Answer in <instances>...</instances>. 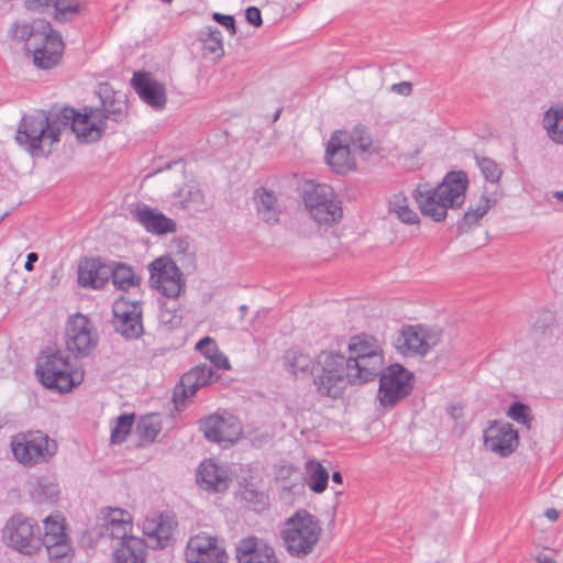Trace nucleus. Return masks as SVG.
<instances>
[{"instance_id": "12", "label": "nucleus", "mask_w": 563, "mask_h": 563, "mask_svg": "<svg viewBox=\"0 0 563 563\" xmlns=\"http://www.w3.org/2000/svg\"><path fill=\"white\" fill-rule=\"evenodd\" d=\"M378 377V398L384 408L395 407L412 391V374L400 364L389 365Z\"/></svg>"}, {"instance_id": "16", "label": "nucleus", "mask_w": 563, "mask_h": 563, "mask_svg": "<svg viewBox=\"0 0 563 563\" xmlns=\"http://www.w3.org/2000/svg\"><path fill=\"white\" fill-rule=\"evenodd\" d=\"M112 325L126 340L139 339L143 332L142 306L139 300L120 297L112 305Z\"/></svg>"}, {"instance_id": "50", "label": "nucleus", "mask_w": 563, "mask_h": 563, "mask_svg": "<svg viewBox=\"0 0 563 563\" xmlns=\"http://www.w3.org/2000/svg\"><path fill=\"white\" fill-rule=\"evenodd\" d=\"M212 19L217 21L222 26L227 27L231 31L232 34L235 33V20L233 15H227L222 13H213Z\"/></svg>"}, {"instance_id": "38", "label": "nucleus", "mask_w": 563, "mask_h": 563, "mask_svg": "<svg viewBox=\"0 0 563 563\" xmlns=\"http://www.w3.org/2000/svg\"><path fill=\"white\" fill-rule=\"evenodd\" d=\"M389 211L395 213L397 218L407 224L419 223L418 213L409 207L408 199L402 194L394 195L389 201Z\"/></svg>"}, {"instance_id": "37", "label": "nucleus", "mask_w": 563, "mask_h": 563, "mask_svg": "<svg viewBox=\"0 0 563 563\" xmlns=\"http://www.w3.org/2000/svg\"><path fill=\"white\" fill-rule=\"evenodd\" d=\"M199 40L202 43V51L205 54H212L218 58L223 56V38L219 29L208 26L206 31L200 32Z\"/></svg>"}, {"instance_id": "52", "label": "nucleus", "mask_w": 563, "mask_h": 563, "mask_svg": "<svg viewBox=\"0 0 563 563\" xmlns=\"http://www.w3.org/2000/svg\"><path fill=\"white\" fill-rule=\"evenodd\" d=\"M209 361L220 369H229L230 368V362L228 357L221 353L219 350L212 354V356L209 358Z\"/></svg>"}, {"instance_id": "3", "label": "nucleus", "mask_w": 563, "mask_h": 563, "mask_svg": "<svg viewBox=\"0 0 563 563\" xmlns=\"http://www.w3.org/2000/svg\"><path fill=\"white\" fill-rule=\"evenodd\" d=\"M467 187V174L464 170H452L446 173L437 187L426 190L417 188L413 197L424 217L441 222L450 208L460 209L464 205Z\"/></svg>"}, {"instance_id": "2", "label": "nucleus", "mask_w": 563, "mask_h": 563, "mask_svg": "<svg viewBox=\"0 0 563 563\" xmlns=\"http://www.w3.org/2000/svg\"><path fill=\"white\" fill-rule=\"evenodd\" d=\"M10 35L13 41L24 44V51L36 68L48 70L60 63L65 45L59 32L48 21L16 22L12 24Z\"/></svg>"}, {"instance_id": "27", "label": "nucleus", "mask_w": 563, "mask_h": 563, "mask_svg": "<svg viewBox=\"0 0 563 563\" xmlns=\"http://www.w3.org/2000/svg\"><path fill=\"white\" fill-rule=\"evenodd\" d=\"M175 527L173 518L164 514L146 517L142 523L143 533L159 549L169 544Z\"/></svg>"}, {"instance_id": "51", "label": "nucleus", "mask_w": 563, "mask_h": 563, "mask_svg": "<svg viewBox=\"0 0 563 563\" xmlns=\"http://www.w3.org/2000/svg\"><path fill=\"white\" fill-rule=\"evenodd\" d=\"M245 19L250 24L254 26H261L263 24L261 10L256 7H249L246 9Z\"/></svg>"}, {"instance_id": "55", "label": "nucleus", "mask_w": 563, "mask_h": 563, "mask_svg": "<svg viewBox=\"0 0 563 563\" xmlns=\"http://www.w3.org/2000/svg\"><path fill=\"white\" fill-rule=\"evenodd\" d=\"M38 260V255L34 252H31L26 256V262L24 263V269L27 272H32L34 269V263Z\"/></svg>"}, {"instance_id": "42", "label": "nucleus", "mask_w": 563, "mask_h": 563, "mask_svg": "<svg viewBox=\"0 0 563 563\" xmlns=\"http://www.w3.org/2000/svg\"><path fill=\"white\" fill-rule=\"evenodd\" d=\"M475 161L486 181L497 184L500 180L503 169L493 158L487 156H479L476 154Z\"/></svg>"}, {"instance_id": "35", "label": "nucleus", "mask_w": 563, "mask_h": 563, "mask_svg": "<svg viewBox=\"0 0 563 563\" xmlns=\"http://www.w3.org/2000/svg\"><path fill=\"white\" fill-rule=\"evenodd\" d=\"M110 279L118 289L129 290L140 283V278L134 274L131 266L126 264L117 262L110 263Z\"/></svg>"}, {"instance_id": "22", "label": "nucleus", "mask_w": 563, "mask_h": 563, "mask_svg": "<svg viewBox=\"0 0 563 563\" xmlns=\"http://www.w3.org/2000/svg\"><path fill=\"white\" fill-rule=\"evenodd\" d=\"M132 86L142 101L155 110L165 108L167 98L164 85L151 77L148 73H134Z\"/></svg>"}, {"instance_id": "29", "label": "nucleus", "mask_w": 563, "mask_h": 563, "mask_svg": "<svg viewBox=\"0 0 563 563\" xmlns=\"http://www.w3.org/2000/svg\"><path fill=\"white\" fill-rule=\"evenodd\" d=\"M147 544L141 538H128L113 545V563H145Z\"/></svg>"}, {"instance_id": "13", "label": "nucleus", "mask_w": 563, "mask_h": 563, "mask_svg": "<svg viewBox=\"0 0 563 563\" xmlns=\"http://www.w3.org/2000/svg\"><path fill=\"white\" fill-rule=\"evenodd\" d=\"M67 351L75 357H86L98 344V333L88 317L81 313L68 318L65 328Z\"/></svg>"}, {"instance_id": "48", "label": "nucleus", "mask_w": 563, "mask_h": 563, "mask_svg": "<svg viewBox=\"0 0 563 563\" xmlns=\"http://www.w3.org/2000/svg\"><path fill=\"white\" fill-rule=\"evenodd\" d=\"M218 349L216 340L210 336L202 338L196 344V350L208 360L218 351Z\"/></svg>"}, {"instance_id": "21", "label": "nucleus", "mask_w": 563, "mask_h": 563, "mask_svg": "<svg viewBox=\"0 0 563 563\" xmlns=\"http://www.w3.org/2000/svg\"><path fill=\"white\" fill-rule=\"evenodd\" d=\"M325 159L332 170L338 174H344L354 168L355 161L351 155L346 135L342 131H334L331 134L325 150Z\"/></svg>"}, {"instance_id": "44", "label": "nucleus", "mask_w": 563, "mask_h": 563, "mask_svg": "<svg viewBox=\"0 0 563 563\" xmlns=\"http://www.w3.org/2000/svg\"><path fill=\"white\" fill-rule=\"evenodd\" d=\"M45 548L47 550L49 560L55 562L64 563L65 561L70 560L74 555L70 538L58 541L54 545L47 544Z\"/></svg>"}, {"instance_id": "5", "label": "nucleus", "mask_w": 563, "mask_h": 563, "mask_svg": "<svg viewBox=\"0 0 563 563\" xmlns=\"http://www.w3.org/2000/svg\"><path fill=\"white\" fill-rule=\"evenodd\" d=\"M345 360L360 385L374 380L385 368L380 343L366 333L353 335L350 339Z\"/></svg>"}, {"instance_id": "4", "label": "nucleus", "mask_w": 563, "mask_h": 563, "mask_svg": "<svg viewBox=\"0 0 563 563\" xmlns=\"http://www.w3.org/2000/svg\"><path fill=\"white\" fill-rule=\"evenodd\" d=\"M311 376L317 394L332 399L340 398L349 385H360L340 352L321 351L313 360Z\"/></svg>"}, {"instance_id": "63", "label": "nucleus", "mask_w": 563, "mask_h": 563, "mask_svg": "<svg viewBox=\"0 0 563 563\" xmlns=\"http://www.w3.org/2000/svg\"><path fill=\"white\" fill-rule=\"evenodd\" d=\"M165 3H170L173 0H162Z\"/></svg>"}, {"instance_id": "39", "label": "nucleus", "mask_w": 563, "mask_h": 563, "mask_svg": "<svg viewBox=\"0 0 563 563\" xmlns=\"http://www.w3.org/2000/svg\"><path fill=\"white\" fill-rule=\"evenodd\" d=\"M162 430V423L157 415L141 417L136 424V433L142 443L151 444Z\"/></svg>"}, {"instance_id": "56", "label": "nucleus", "mask_w": 563, "mask_h": 563, "mask_svg": "<svg viewBox=\"0 0 563 563\" xmlns=\"http://www.w3.org/2000/svg\"><path fill=\"white\" fill-rule=\"evenodd\" d=\"M544 515L551 521L558 520V518L560 516L559 511L554 508L547 509Z\"/></svg>"}, {"instance_id": "24", "label": "nucleus", "mask_w": 563, "mask_h": 563, "mask_svg": "<svg viewBox=\"0 0 563 563\" xmlns=\"http://www.w3.org/2000/svg\"><path fill=\"white\" fill-rule=\"evenodd\" d=\"M110 263L100 257L85 258L78 267V283L85 288L101 289L110 280Z\"/></svg>"}, {"instance_id": "10", "label": "nucleus", "mask_w": 563, "mask_h": 563, "mask_svg": "<svg viewBox=\"0 0 563 563\" xmlns=\"http://www.w3.org/2000/svg\"><path fill=\"white\" fill-rule=\"evenodd\" d=\"M14 457L21 464L32 466L48 462L57 453V442L43 431L16 434L11 441Z\"/></svg>"}, {"instance_id": "26", "label": "nucleus", "mask_w": 563, "mask_h": 563, "mask_svg": "<svg viewBox=\"0 0 563 563\" xmlns=\"http://www.w3.org/2000/svg\"><path fill=\"white\" fill-rule=\"evenodd\" d=\"M133 219L136 220L147 232L162 235L176 231V223L162 212L148 207L139 205L131 210Z\"/></svg>"}, {"instance_id": "28", "label": "nucleus", "mask_w": 563, "mask_h": 563, "mask_svg": "<svg viewBox=\"0 0 563 563\" xmlns=\"http://www.w3.org/2000/svg\"><path fill=\"white\" fill-rule=\"evenodd\" d=\"M132 528L131 515L123 509L110 508L104 516V533L118 542L135 538L131 534Z\"/></svg>"}, {"instance_id": "36", "label": "nucleus", "mask_w": 563, "mask_h": 563, "mask_svg": "<svg viewBox=\"0 0 563 563\" xmlns=\"http://www.w3.org/2000/svg\"><path fill=\"white\" fill-rule=\"evenodd\" d=\"M284 364L289 374L297 376L300 373L306 374L309 372L311 374L313 361L309 354L298 349H290L284 355Z\"/></svg>"}, {"instance_id": "62", "label": "nucleus", "mask_w": 563, "mask_h": 563, "mask_svg": "<svg viewBox=\"0 0 563 563\" xmlns=\"http://www.w3.org/2000/svg\"><path fill=\"white\" fill-rule=\"evenodd\" d=\"M240 309H241L242 311H245V310L247 309V307L243 305V306H241V308H240Z\"/></svg>"}, {"instance_id": "14", "label": "nucleus", "mask_w": 563, "mask_h": 563, "mask_svg": "<svg viewBox=\"0 0 563 563\" xmlns=\"http://www.w3.org/2000/svg\"><path fill=\"white\" fill-rule=\"evenodd\" d=\"M150 282L166 299H177L186 284L177 264L165 257H158L148 265Z\"/></svg>"}, {"instance_id": "30", "label": "nucleus", "mask_w": 563, "mask_h": 563, "mask_svg": "<svg viewBox=\"0 0 563 563\" xmlns=\"http://www.w3.org/2000/svg\"><path fill=\"white\" fill-rule=\"evenodd\" d=\"M253 199L256 212L264 222L273 225L279 221L280 208L273 190L258 187L254 190Z\"/></svg>"}, {"instance_id": "61", "label": "nucleus", "mask_w": 563, "mask_h": 563, "mask_svg": "<svg viewBox=\"0 0 563 563\" xmlns=\"http://www.w3.org/2000/svg\"><path fill=\"white\" fill-rule=\"evenodd\" d=\"M539 563H555V562L551 559H544V560L539 561Z\"/></svg>"}, {"instance_id": "1", "label": "nucleus", "mask_w": 563, "mask_h": 563, "mask_svg": "<svg viewBox=\"0 0 563 563\" xmlns=\"http://www.w3.org/2000/svg\"><path fill=\"white\" fill-rule=\"evenodd\" d=\"M62 126H69L80 142L92 143L100 140L99 128L92 124L89 112L80 113L70 107L60 109L55 117H47L45 112L24 115L15 140L32 156H41L46 143L52 145L59 141Z\"/></svg>"}, {"instance_id": "57", "label": "nucleus", "mask_w": 563, "mask_h": 563, "mask_svg": "<svg viewBox=\"0 0 563 563\" xmlns=\"http://www.w3.org/2000/svg\"><path fill=\"white\" fill-rule=\"evenodd\" d=\"M332 481L336 484H342L343 482V476L340 472H333L332 473Z\"/></svg>"}, {"instance_id": "40", "label": "nucleus", "mask_w": 563, "mask_h": 563, "mask_svg": "<svg viewBox=\"0 0 563 563\" xmlns=\"http://www.w3.org/2000/svg\"><path fill=\"white\" fill-rule=\"evenodd\" d=\"M556 328L555 314L550 310L538 311L532 317L533 334L540 338H551Z\"/></svg>"}, {"instance_id": "15", "label": "nucleus", "mask_w": 563, "mask_h": 563, "mask_svg": "<svg viewBox=\"0 0 563 563\" xmlns=\"http://www.w3.org/2000/svg\"><path fill=\"white\" fill-rule=\"evenodd\" d=\"M440 341V333L424 325H406L394 339V346L404 356H424Z\"/></svg>"}, {"instance_id": "49", "label": "nucleus", "mask_w": 563, "mask_h": 563, "mask_svg": "<svg viewBox=\"0 0 563 563\" xmlns=\"http://www.w3.org/2000/svg\"><path fill=\"white\" fill-rule=\"evenodd\" d=\"M242 495H243V498L249 503H253V504L260 505L262 507H264L267 504V499H268L267 495L262 492H258L254 488L245 487Z\"/></svg>"}, {"instance_id": "11", "label": "nucleus", "mask_w": 563, "mask_h": 563, "mask_svg": "<svg viewBox=\"0 0 563 563\" xmlns=\"http://www.w3.org/2000/svg\"><path fill=\"white\" fill-rule=\"evenodd\" d=\"M98 95L101 100V107L90 108L89 114L93 125H98L100 137L108 128V121L122 123L128 118V102L125 96L120 91H114L110 84L99 85Z\"/></svg>"}, {"instance_id": "23", "label": "nucleus", "mask_w": 563, "mask_h": 563, "mask_svg": "<svg viewBox=\"0 0 563 563\" xmlns=\"http://www.w3.org/2000/svg\"><path fill=\"white\" fill-rule=\"evenodd\" d=\"M197 484L208 493H223L230 486L229 472L212 460H205L197 471Z\"/></svg>"}, {"instance_id": "32", "label": "nucleus", "mask_w": 563, "mask_h": 563, "mask_svg": "<svg viewBox=\"0 0 563 563\" xmlns=\"http://www.w3.org/2000/svg\"><path fill=\"white\" fill-rule=\"evenodd\" d=\"M44 533L41 534L42 545H54L58 541L69 538L65 518L59 515H51L43 520Z\"/></svg>"}, {"instance_id": "31", "label": "nucleus", "mask_w": 563, "mask_h": 563, "mask_svg": "<svg viewBox=\"0 0 563 563\" xmlns=\"http://www.w3.org/2000/svg\"><path fill=\"white\" fill-rule=\"evenodd\" d=\"M495 203L496 200L494 198L483 192L478 202L476 205H470L462 219L457 222V231L466 232L472 227L476 225Z\"/></svg>"}, {"instance_id": "6", "label": "nucleus", "mask_w": 563, "mask_h": 563, "mask_svg": "<svg viewBox=\"0 0 563 563\" xmlns=\"http://www.w3.org/2000/svg\"><path fill=\"white\" fill-rule=\"evenodd\" d=\"M321 532L320 522L313 515L298 510L285 521L280 536L289 555L301 559L312 553Z\"/></svg>"}, {"instance_id": "54", "label": "nucleus", "mask_w": 563, "mask_h": 563, "mask_svg": "<svg viewBox=\"0 0 563 563\" xmlns=\"http://www.w3.org/2000/svg\"><path fill=\"white\" fill-rule=\"evenodd\" d=\"M38 488L42 490L43 494L49 493V496L44 497V500L54 501L56 499L58 490L56 489L55 485H53V484H38Z\"/></svg>"}, {"instance_id": "41", "label": "nucleus", "mask_w": 563, "mask_h": 563, "mask_svg": "<svg viewBox=\"0 0 563 563\" xmlns=\"http://www.w3.org/2000/svg\"><path fill=\"white\" fill-rule=\"evenodd\" d=\"M80 10V0H54L53 18L64 23L70 21Z\"/></svg>"}, {"instance_id": "25", "label": "nucleus", "mask_w": 563, "mask_h": 563, "mask_svg": "<svg viewBox=\"0 0 563 563\" xmlns=\"http://www.w3.org/2000/svg\"><path fill=\"white\" fill-rule=\"evenodd\" d=\"M213 369L207 364L192 367L181 376L180 383L174 391V401L178 404L192 397L199 388L211 383Z\"/></svg>"}, {"instance_id": "43", "label": "nucleus", "mask_w": 563, "mask_h": 563, "mask_svg": "<svg viewBox=\"0 0 563 563\" xmlns=\"http://www.w3.org/2000/svg\"><path fill=\"white\" fill-rule=\"evenodd\" d=\"M134 413H122L117 418L115 426L111 430V442L122 443L126 440L134 423Z\"/></svg>"}, {"instance_id": "46", "label": "nucleus", "mask_w": 563, "mask_h": 563, "mask_svg": "<svg viewBox=\"0 0 563 563\" xmlns=\"http://www.w3.org/2000/svg\"><path fill=\"white\" fill-rule=\"evenodd\" d=\"M507 416L527 429L531 428L533 417L528 405L520 401L512 402L507 410Z\"/></svg>"}, {"instance_id": "53", "label": "nucleus", "mask_w": 563, "mask_h": 563, "mask_svg": "<svg viewBox=\"0 0 563 563\" xmlns=\"http://www.w3.org/2000/svg\"><path fill=\"white\" fill-rule=\"evenodd\" d=\"M390 91L405 97L410 96L412 92V84L410 81H400L397 84H393L390 87Z\"/></svg>"}, {"instance_id": "45", "label": "nucleus", "mask_w": 563, "mask_h": 563, "mask_svg": "<svg viewBox=\"0 0 563 563\" xmlns=\"http://www.w3.org/2000/svg\"><path fill=\"white\" fill-rule=\"evenodd\" d=\"M170 300L172 301L161 302L159 320L164 324L177 327L181 322V316L179 314V305L176 299Z\"/></svg>"}, {"instance_id": "34", "label": "nucleus", "mask_w": 563, "mask_h": 563, "mask_svg": "<svg viewBox=\"0 0 563 563\" xmlns=\"http://www.w3.org/2000/svg\"><path fill=\"white\" fill-rule=\"evenodd\" d=\"M307 474L306 483L311 492L323 493L328 487L329 473L325 467L316 460H308L305 463Z\"/></svg>"}, {"instance_id": "7", "label": "nucleus", "mask_w": 563, "mask_h": 563, "mask_svg": "<svg viewBox=\"0 0 563 563\" xmlns=\"http://www.w3.org/2000/svg\"><path fill=\"white\" fill-rule=\"evenodd\" d=\"M35 373L44 387L60 394L70 391L84 378L82 373L74 371L69 358L60 351L42 353Z\"/></svg>"}, {"instance_id": "47", "label": "nucleus", "mask_w": 563, "mask_h": 563, "mask_svg": "<svg viewBox=\"0 0 563 563\" xmlns=\"http://www.w3.org/2000/svg\"><path fill=\"white\" fill-rule=\"evenodd\" d=\"M54 0H24L23 7L25 10L33 13H46L53 10Z\"/></svg>"}, {"instance_id": "59", "label": "nucleus", "mask_w": 563, "mask_h": 563, "mask_svg": "<svg viewBox=\"0 0 563 563\" xmlns=\"http://www.w3.org/2000/svg\"><path fill=\"white\" fill-rule=\"evenodd\" d=\"M555 198L559 199L560 201H563V190L562 191H556L554 194Z\"/></svg>"}, {"instance_id": "33", "label": "nucleus", "mask_w": 563, "mask_h": 563, "mask_svg": "<svg viewBox=\"0 0 563 563\" xmlns=\"http://www.w3.org/2000/svg\"><path fill=\"white\" fill-rule=\"evenodd\" d=\"M542 126L552 142L563 144V104L550 107L544 112Z\"/></svg>"}, {"instance_id": "19", "label": "nucleus", "mask_w": 563, "mask_h": 563, "mask_svg": "<svg viewBox=\"0 0 563 563\" xmlns=\"http://www.w3.org/2000/svg\"><path fill=\"white\" fill-rule=\"evenodd\" d=\"M200 429L207 440L218 444H233L238 441L241 428L233 417L211 415L200 420Z\"/></svg>"}, {"instance_id": "18", "label": "nucleus", "mask_w": 563, "mask_h": 563, "mask_svg": "<svg viewBox=\"0 0 563 563\" xmlns=\"http://www.w3.org/2000/svg\"><path fill=\"white\" fill-rule=\"evenodd\" d=\"M484 445L500 457L510 456L519 446V434L509 422L493 421L484 430Z\"/></svg>"}, {"instance_id": "8", "label": "nucleus", "mask_w": 563, "mask_h": 563, "mask_svg": "<svg viewBox=\"0 0 563 563\" xmlns=\"http://www.w3.org/2000/svg\"><path fill=\"white\" fill-rule=\"evenodd\" d=\"M301 198L310 218L319 225L331 227L343 217L342 202L330 185L307 181Z\"/></svg>"}, {"instance_id": "17", "label": "nucleus", "mask_w": 563, "mask_h": 563, "mask_svg": "<svg viewBox=\"0 0 563 563\" xmlns=\"http://www.w3.org/2000/svg\"><path fill=\"white\" fill-rule=\"evenodd\" d=\"M185 559L186 563H227L228 554L218 537L200 532L189 538Z\"/></svg>"}, {"instance_id": "58", "label": "nucleus", "mask_w": 563, "mask_h": 563, "mask_svg": "<svg viewBox=\"0 0 563 563\" xmlns=\"http://www.w3.org/2000/svg\"><path fill=\"white\" fill-rule=\"evenodd\" d=\"M280 112H282L280 108L275 111L274 117H273V121L274 122L278 120V118L280 115Z\"/></svg>"}, {"instance_id": "9", "label": "nucleus", "mask_w": 563, "mask_h": 563, "mask_svg": "<svg viewBox=\"0 0 563 563\" xmlns=\"http://www.w3.org/2000/svg\"><path fill=\"white\" fill-rule=\"evenodd\" d=\"M2 541L21 554L33 555L42 547L41 528L35 519L15 514L2 528Z\"/></svg>"}, {"instance_id": "60", "label": "nucleus", "mask_w": 563, "mask_h": 563, "mask_svg": "<svg viewBox=\"0 0 563 563\" xmlns=\"http://www.w3.org/2000/svg\"><path fill=\"white\" fill-rule=\"evenodd\" d=\"M360 141H366V143L362 144V146L364 147H367L369 145V137H366V140H364L363 137L360 139Z\"/></svg>"}, {"instance_id": "20", "label": "nucleus", "mask_w": 563, "mask_h": 563, "mask_svg": "<svg viewBox=\"0 0 563 563\" xmlns=\"http://www.w3.org/2000/svg\"><path fill=\"white\" fill-rule=\"evenodd\" d=\"M238 563H279L276 551L265 540L250 536L239 540L235 547Z\"/></svg>"}]
</instances>
